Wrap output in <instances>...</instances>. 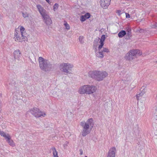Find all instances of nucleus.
<instances>
[{"mask_svg":"<svg viewBox=\"0 0 157 157\" xmlns=\"http://www.w3.org/2000/svg\"><path fill=\"white\" fill-rule=\"evenodd\" d=\"M126 18H129L130 17V15L128 13H126Z\"/></svg>","mask_w":157,"mask_h":157,"instance_id":"f704fd0d","label":"nucleus"},{"mask_svg":"<svg viewBox=\"0 0 157 157\" xmlns=\"http://www.w3.org/2000/svg\"><path fill=\"white\" fill-rule=\"evenodd\" d=\"M144 32V30L143 29H140L139 30V32L140 33H143Z\"/></svg>","mask_w":157,"mask_h":157,"instance_id":"c9c22d12","label":"nucleus"},{"mask_svg":"<svg viewBox=\"0 0 157 157\" xmlns=\"http://www.w3.org/2000/svg\"><path fill=\"white\" fill-rule=\"evenodd\" d=\"M84 37L83 36H80L79 37V40L81 44H83L84 41L83 40Z\"/></svg>","mask_w":157,"mask_h":157,"instance_id":"5701e85b","label":"nucleus"},{"mask_svg":"<svg viewBox=\"0 0 157 157\" xmlns=\"http://www.w3.org/2000/svg\"><path fill=\"white\" fill-rule=\"evenodd\" d=\"M64 25L66 27V29L67 30H69L70 29V26L69 25L67 24V22H65L64 24Z\"/></svg>","mask_w":157,"mask_h":157,"instance_id":"b1692460","label":"nucleus"},{"mask_svg":"<svg viewBox=\"0 0 157 157\" xmlns=\"http://www.w3.org/2000/svg\"><path fill=\"white\" fill-rule=\"evenodd\" d=\"M14 59L16 61V60H19L21 58V53L19 49L15 50L13 53Z\"/></svg>","mask_w":157,"mask_h":157,"instance_id":"f8f14e48","label":"nucleus"},{"mask_svg":"<svg viewBox=\"0 0 157 157\" xmlns=\"http://www.w3.org/2000/svg\"><path fill=\"white\" fill-rule=\"evenodd\" d=\"M86 94H90L95 92L97 90L96 86L93 85H86Z\"/></svg>","mask_w":157,"mask_h":157,"instance_id":"0eeeda50","label":"nucleus"},{"mask_svg":"<svg viewBox=\"0 0 157 157\" xmlns=\"http://www.w3.org/2000/svg\"><path fill=\"white\" fill-rule=\"evenodd\" d=\"M6 140L10 146L12 147H14L15 146V144L13 140L11 139V137L10 135L9 136L7 137V139H6Z\"/></svg>","mask_w":157,"mask_h":157,"instance_id":"f3484780","label":"nucleus"},{"mask_svg":"<svg viewBox=\"0 0 157 157\" xmlns=\"http://www.w3.org/2000/svg\"><path fill=\"white\" fill-rule=\"evenodd\" d=\"M142 52L139 50H132L129 51L125 55V59L128 60H132L140 56Z\"/></svg>","mask_w":157,"mask_h":157,"instance_id":"20e7f679","label":"nucleus"},{"mask_svg":"<svg viewBox=\"0 0 157 157\" xmlns=\"http://www.w3.org/2000/svg\"><path fill=\"white\" fill-rule=\"evenodd\" d=\"M105 35H102L101 37V39L99 38L98 40H100V41L99 42V48H102L104 44V41L105 40Z\"/></svg>","mask_w":157,"mask_h":157,"instance_id":"dca6fc26","label":"nucleus"},{"mask_svg":"<svg viewBox=\"0 0 157 157\" xmlns=\"http://www.w3.org/2000/svg\"><path fill=\"white\" fill-rule=\"evenodd\" d=\"M39 67L41 69L45 72L51 71L52 67L51 63L48 60L44 59L42 57L39 58Z\"/></svg>","mask_w":157,"mask_h":157,"instance_id":"7ed1b4c3","label":"nucleus"},{"mask_svg":"<svg viewBox=\"0 0 157 157\" xmlns=\"http://www.w3.org/2000/svg\"><path fill=\"white\" fill-rule=\"evenodd\" d=\"M0 135L3 137H4L6 139H7V137L9 136L10 135L9 134L6 135V133H5L3 131H0Z\"/></svg>","mask_w":157,"mask_h":157,"instance_id":"412c9836","label":"nucleus"},{"mask_svg":"<svg viewBox=\"0 0 157 157\" xmlns=\"http://www.w3.org/2000/svg\"><path fill=\"white\" fill-rule=\"evenodd\" d=\"M141 96V94L140 93L138 94H137L136 95V99H137V100H139V99H139V98Z\"/></svg>","mask_w":157,"mask_h":157,"instance_id":"7c9ffc66","label":"nucleus"},{"mask_svg":"<svg viewBox=\"0 0 157 157\" xmlns=\"http://www.w3.org/2000/svg\"><path fill=\"white\" fill-rule=\"evenodd\" d=\"M85 157H87L86 156H85Z\"/></svg>","mask_w":157,"mask_h":157,"instance_id":"ea45409f","label":"nucleus"},{"mask_svg":"<svg viewBox=\"0 0 157 157\" xmlns=\"http://www.w3.org/2000/svg\"><path fill=\"white\" fill-rule=\"evenodd\" d=\"M116 149L114 147H113L110 149L108 152L107 157H115Z\"/></svg>","mask_w":157,"mask_h":157,"instance_id":"ddd939ff","label":"nucleus"},{"mask_svg":"<svg viewBox=\"0 0 157 157\" xmlns=\"http://www.w3.org/2000/svg\"><path fill=\"white\" fill-rule=\"evenodd\" d=\"M152 27L155 28H157V23H155L153 25Z\"/></svg>","mask_w":157,"mask_h":157,"instance_id":"72a5a7b5","label":"nucleus"},{"mask_svg":"<svg viewBox=\"0 0 157 157\" xmlns=\"http://www.w3.org/2000/svg\"><path fill=\"white\" fill-rule=\"evenodd\" d=\"M73 67V66L69 63H62L59 66V69L61 71L64 72L68 73L69 71L68 70L72 68Z\"/></svg>","mask_w":157,"mask_h":157,"instance_id":"423d86ee","label":"nucleus"},{"mask_svg":"<svg viewBox=\"0 0 157 157\" xmlns=\"http://www.w3.org/2000/svg\"><path fill=\"white\" fill-rule=\"evenodd\" d=\"M68 142H66L64 144V147H66L67 146H68Z\"/></svg>","mask_w":157,"mask_h":157,"instance_id":"473e14b6","label":"nucleus"},{"mask_svg":"<svg viewBox=\"0 0 157 157\" xmlns=\"http://www.w3.org/2000/svg\"><path fill=\"white\" fill-rule=\"evenodd\" d=\"M53 151L52 153L53 157H59L58 155V152L55 147H53L51 148Z\"/></svg>","mask_w":157,"mask_h":157,"instance_id":"6ab92c4d","label":"nucleus"},{"mask_svg":"<svg viewBox=\"0 0 157 157\" xmlns=\"http://www.w3.org/2000/svg\"><path fill=\"white\" fill-rule=\"evenodd\" d=\"M36 7L42 17L46 14V11L40 5H37Z\"/></svg>","mask_w":157,"mask_h":157,"instance_id":"9b49d317","label":"nucleus"},{"mask_svg":"<svg viewBox=\"0 0 157 157\" xmlns=\"http://www.w3.org/2000/svg\"><path fill=\"white\" fill-rule=\"evenodd\" d=\"M126 32L124 30H122L118 34V36L120 38H122L126 35Z\"/></svg>","mask_w":157,"mask_h":157,"instance_id":"aec40b11","label":"nucleus"},{"mask_svg":"<svg viewBox=\"0 0 157 157\" xmlns=\"http://www.w3.org/2000/svg\"><path fill=\"white\" fill-rule=\"evenodd\" d=\"M20 33L19 31L17 32V31L15 30L14 33V39L16 41L22 42L25 41V40L22 39L21 37L20 36Z\"/></svg>","mask_w":157,"mask_h":157,"instance_id":"6e6552de","label":"nucleus"},{"mask_svg":"<svg viewBox=\"0 0 157 157\" xmlns=\"http://www.w3.org/2000/svg\"><path fill=\"white\" fill-rule=\"evenodd\" d=\"M125 29L126 30V32H129L131 31V29L129 27H127Z\"/></svg>","mask_w":157,"mask_h":157,"instance_id":"2f4dec72","label":"nucleus"},{"mask_svg":"<svg viewBox=\"0 0 157 157\" xmlns=\"http://www.w3.org/2000/svg\"><path fill=\"white\" fill-rule=\"evenodd\" d=\"M88 75L90 77L100 81H102L104 78L106 77L108 74L105 71H94L89 72Z\"/></svg>","mask_w":157,"mask_h":157,"instance_id":"f03ea898","label":"nucleus"},{"mask_svg":"<svg viewBox=\"0 0 157 157\" xmlns=\"http://www.w3.org/2000/svg\"><path fill=\"white\" fill-rule=\"evenodd\" d=\"M102 51H103V52H105L108 53L109 52V50L108 48H103V50H102Z\"/></svg>","mask_w":157,"mask_h":157,"instance_id":"bb28decb","label":"nucleus"},{"mask_svg":"<svg viewBox=\"0 0 157 157\" xmlns=\"http://www.w3.org/2000/svg\"><path fill=\"white\" fill-rule=\"evenodd\" d=\"M142 88H143V89L140 93L141 94V96H142L144 94L146 93L147 90V88L144 86H143L141 88L142 89Z\"/></svg>","mask_w":157,"mask_h":157,"instance_id":"4be33fe9","label":"nucleus"},{"mask_svg":"<svg viewBox=\"0 0 157 157\" xmlns=\"http://www.w3.org/2000/svg\"><path fill=\"white\" fill-rule=\"evenodd\" d=\"M22 15L23 17H24V18H25L26 17H28V14H27V13H22Z\"/></svg>","mask_w":157,"mask_h":157,"instance_id":"c756f323","label":"nucleus"},{"mask_svg":"<svg viewBox=\"0 0 157 157\" xmlns=\"http://www.w3.org/2000/svg\"><path fill=\"white\" fill-rule=\"evenodd\" d=\"M30 111L31 113L36 117H40L41 116L44 117L45 114V113L40 111L37 108H33L31 109Z\"/></svg>","mask_w":157,"mask_h":157,"instance_id":"39448f33","label":"nucleus"},{"mask_svg":"<svg viewBox=\"0 0 157 157\" xmlns=\"http://www.w3.org/2000/svg\"><path fill=\"white\" fill-rule=\"evenodd\" d=\"M126 34L127 36H128V38H127V39L130 38V37H131V31L128 32H126Z\"/></svg>","mask_w":157,"mask_h":157,"instance_id":"c85d7f7f","label":"nucleus"},{"mask_svg":"<svg viewBox=\"0 0 157 157\" xmlns=\"http://www.w3.org/2000/svg\"><path fill=\"white\" fill-rule=\"evenodd\" d=\"M98 40L97 39L96 40H94V42H96L97 43L98 42ZM95 43V42H94V44ZM97 43H96V44H97Z\"/></svg>","mask_w":157,"mask_h":157,"instance_id":"58836bf2","label":"nucleus"},{"mask_svg":"<svg viewBox=\"0 0 157 157\" xmlns=\"http://www.w3.org/2000/svg\"><path fill=\"white\" fill-rule=\"evenodd\" d=\"M111 0H101V5L103 8L106 9L110 4Z\"/></svg>","mask_w":157,"mask_h":157,"instance_id":"9d476101","label":"nucleus"},{"mask_svg":"<svg viewBox=\"0 0 157 157\" xmlns=\"http://www.w3.org/2000/svg\"><path fill=\"white\" fill-rule=\"evenodd\" d=\"M79 151H80V154L81 155H82V154H83V151H82V149H80V150H79Z\"/></svg>","mask_w":157,"mask_h":157,"instance_id":"e433bc0d","label":"nucleus"},{"mask_svg":"<svg viewBox=\"0 0 157 157\" xmlns=\"http://www.w3.org/2000/svg\"><path fill=\"white\" fill-rule=\"evenodd\" d=\"M85 17V18H86V19H88L89 18L90 16V14L89 13H86L85 15H84Z\"/></svg>","mask_w":157,"mask_h":157,"instance_id":"a878e982","label":"nucleus"},{"mask_svg":"<svg viewBox=\"0 0 157 157\" xmlns=\"http://www.w3.org/2000/svg\"><path fill=\"white\" fill-rule=\"evenodd\" d=\"M86 85H85L81 87L78 91V93L80 94H86Z\"/></svg>","mask_w":157,"mask_h":157,"instance_id":"2eb2a0df","label":"nucleus"},{"mask_svg":"<svg viewBox=\"0 0 157 157\" xmlns=\"http://www.w3.org/2000/svg\"><path fill=\"white\" fill-rule=\"evenodd\" d=\"M80 125L82 128V134L83 136H85L90 133L94 125L93 118L88 119L86 121H83L81 122Z\"/></svg>","mask_w":157,"mask_h":157,"instance_id":"f257e3e1","label":"nucleus"},{"mask_svg":"<svg viewBox=\"0 0 157 157\" xmlns=\"http://www.w3.org/2000/svg\"><path fill=\"white\" fill-rule=\"evenodd\" d=\"M86 19L85 18L84 15H82L81 17V21H85Z\"/></svg>","mask_w":157,"mask_h":157,"instance_id":"cd10ccee","label":"nucleus"},{"mask_svg":"<svg viewBox=\"0 0 157 157\" xmlns=\"http://www.w3.org/2000/svg\"><path fill=\"white\" fill-rule=\"evenodd\" d=\"M46 1L48 2L49 4H50L51 2L49 0H45Z\"/></svg>","mask_w":157,"mask_h":157,"instance_id":"4c0bfd02","label":"nucleus"},{"mask_svg":"<svg viewBox=\"0 0 157 157\" xmlns=\"http://www.w3.org/2000/svg\"><path fill=\"white\" fill-rule=\"evenodd\" d=\"M101 48H99V46H98V52L96 53V55L97 57L102 58L104 56V54L102 51Z\"/></svg>","mask_w":157,"mask_h":157,"instance_id":"a211bd4d","label":"nucleus"},{"mask_svg":"<svg viewBox=\"0 0 157 157\" xmlns=\"http://www.w3.org/2000/svg\"><path fill=\"white\" fill-rule=\"evenodd\" d=\"M20 30V33L21 35V37L22 38V39L26 40L27 39V34L25 31V28L23 26H21V27Z\"/></svg>","mask_w":157,"mask_h":157,"instance_id":"4468645a","label":"nucleus"},{"mask_svg":"<svg viewBox=\"0 0 157 157\" xmlns=\"http://www.w3.org/2000/svg\"><path fill=\"white\" fill-rule=\"evenodd\" d=\"M59 5L58 4L56 3H55L53 6V10L54 11H55L56 10H57L58 7Z\"/></svg>","mask_w":157,"mask_h":157,"instance_id":"393cba45","label":"nucleus"},{"mask_svg":"<svg viewBox=\"0 0 157 157\" xmlns=\"http://www.w3.org/2000/svg\"><path fill=\"white\" fill-rule=\"evenodd\" d=\"M42 17L44 18V22L47 25H49L52 24V21L49 16L47 14Z\"/></svg>","mask_w":157,"mask_h":157,"instance_id":"1a4fd4ad","label":"nucleus"}]
</instances>
